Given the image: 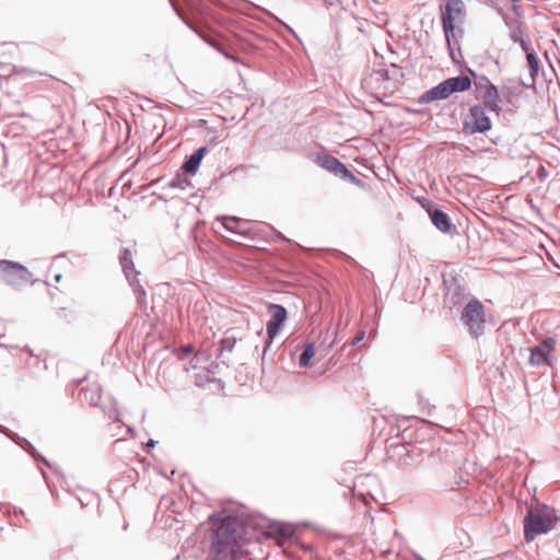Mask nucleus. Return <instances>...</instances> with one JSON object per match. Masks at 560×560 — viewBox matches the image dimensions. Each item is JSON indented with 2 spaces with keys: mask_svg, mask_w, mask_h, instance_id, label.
<instances>
[{
  "mask_svg": "<svg viewBox=\"0 0 560 560\" xmlns=\"http://www.w3.org/2000/svg\"><path fill=\"white\" fill-rule=\"evenodd\" d=\"M236 517L228 516L213 524L211 549L217 560H228L236 552Z\"/></svg>",
  "mask_w": 560,
  "mask_h": 560,
  "instance_id": "1",
  "label": "nucleus"
},
{
  "mask_svg": "<svg viewBox=\"0 0 560 560\" xmlns=\"http://www.w3.org/2000/svg\"><path fill=\"white\" fill-rule=\"evenodd\" d=\"M431 459L433 465L436 460L441 462L435 467V477L440 487L453 491L466 483V479L459 472V463L453 452L448 453L447 450L444 452L439 450L436 454L431 455Z\"/></svg>",
  "mask_w": 560,
  "mask_h": 560,
  "instance_id": "2",
  "label": "nucleus"
},
{
  "mask_svg": "<svg viewBox=\"0 0 560 560\" xmlns=\"http://www.w3.org/2000/svg\"><path fill=\"white\" fill-rule=\"evenodd\" d=\"M553 509L546 504H539L536 509H529L524 517V539L529 542L538 535L547 534L555 527L558 521Z\"/></svg>",
  "mask_w": 560,
  "mask_h": 560,
  "instance_id": "3",
  "label": "nucleus"
},
{
  "mask_svg": "<svg viewBox=\"0 0 560 560\" xmlns=\"http://www.w3.org/2000/svg\"><path fill=\"white\" fill-rule=\"evenodd\" d=\"M471 80L469 77L462 74L448 78L438 85L429 89L417 100L418 104H429L435 101H444L453 93H460L469 90Z\"/></svg>",
  "mask_w": 560,
  "mask_h": 560,
  "instance_id": "4",
  "label": "nucleus"
},
{
  "mask_svg": "<svg viewBox=\"0 0 560 560\" xmlns=\"http://www.w3.org/2000/svg\"><path fill=\"white\" fill-rule=\"evenodd\" d=\"M460 320L472 337L478 338L483 335L486 324L483 304L477 298L469 299L463 306Z\"/></svg>",
  "mask_w": 560,
  "mask_h": 560,
  "instance_id": "5",
  "label": "nucleus"
},
{
  "mask_svg": "<svg viewBox=\"0 0 560 560\" xmlns=\"http://www.w3.org/2000/svg\"><path fill=\"white\" fill-rule=\"evenodd\" d=\"M0 271L2 272V280L16 290L36 282L33 273L25 266L15 261L0 260Z\"/></svg>",
  "mask_w": 560,
  "mask_h": 560,
  "instance_id": "6",
  "label": "nucleus"
},
{
  "mask_svg": "<svg viewBox=\"0 0 560 560\" xmlns=\"http://www.w3.org/2000/svg\"><path fill=\"white\" fill-rule=\"evenodd\" d=\"M441 10L442 27L447 45L451 48V36L455 31V23L464 21L466 16V4L463 0H447Z\"/></svg>",
  "mask_w": 560,
  "mask_h": 560,
  "instance_id": "7",
  "label": "nucleus"
},
{
  "mask_svg": "<svg viewBox=\"0 0 560 560\" xmlns=\"http://www.w3.org/2000/svg\"><path fill=\"white\" fill-rule=\"evenodd\" d=\"M119 264L121 266L122 272H124L127 281L129 282L130 287L132 288V291L136 295V299H137L140 307L141 308L145 307L147 306V301H145L147 293L138 279V276L140 275V272L138 270H136V268H135L133 258H132V254H131L130 249H128V248L121 249V252L119 254Z\"/></svg>",
  "mask_w": 560,
  "mask_h": 560,
  "instance_id": "8",
  "label": "nucleus"
},
{
  "mask_svg": "<svg viewBox=\"0 0 560 560\" xmlns=\"http://www.w3.org/2000/svg\"><path fill=\"white\" fill-rule=\"evenodd\" d=\"M491 120L485 107L474 105L463 122V132L466 135L485 133L491 129Z\"/></svg>",
  "mask_w": 560,
  "mask_h": 560,
  "instance_id": "9",
  "label": "nucleus"
},
{
  "mask_svg": "<svg viewBox=\"0 0 560 560\" xmlns=\"http://www.w3.org/2000/svg\"><path fill=\"white\" fill-rule=\"evenodd\" d=\"M267 308L271 314V318L267 322L266 325L267 339L265 341L262 355L266 354L272 345L275 337L278 335L279 330L288 318V312L283 305L270 303L268 304Z\"/></svg>",
  "mask_w": 560,
  "mask_h": 560,
  "instance_id": "10",
  "label": "nucleus"
},
{
  "mask_svg": "<svg viewBox=\"0 0 560 560\" xmlns=\"http://www.w3.org/2000/svg\"><path fill=\"white\" fill-rule=\"evenodd\" d=\"M83 399L89 401L92 406L100 407L108 419L120 422L117 402L110 399L108 404L102 402V388L94 384L88 388H82Z\"/></svg>",
  "mask_w": 560,
  "mask_h": 560,
  "instance_id": "11",
  "label": "nucleus"
},
{
  "mask_svg": "<svg viewBox=\"0 0 560 560\" xmlns=\"http://www.w3.org/2000/svg\"><path fill=\"white\" fill-rule=\"evenodd\" d=\"M557 341L553 337L544 338L538 345L529 347V363L533 366L550 365Z\"/></svg>",
  "mask_w": 560,
  "mask_h": 560,
  "instance_id": "12",
  "label": "nucleus"
},
{
  "mask_svg": "<svg viewBox=\"0 0 560 560\" xmlns=\"http://www.w3.org/2000/svg\"><path fill=\"white\" fill-rule=\"evenodd\" d=\"M317 164L322 168L332 173L334 175L342 179H348L349 182L355 185H362V180L354 176L342 162H340L337 158L332 155L319 154L317 156Z\"/></svg>",
  "mask_w": 560,
  "mask_h": 560,
  "instance_id": "13",
  "label": "nucleus"
},
{
  "mask_svg": "<svg viewBox=\"0 0 560 560\" xmlns=\"http://www.w3.org/2000/svg\"><path fill=\"white\" fill-rule=\"evenodd\" d=\"M468 296L469 292L467 289L456 279H453V281L446 287L444 302L450 308L464 306Z\"/></svg>",
  "mask_w": 560,
  "mask_h": 560,
  "instance_id": "14",
  "label": "nucleus"
},
{
  "mask_svg": "<svg viewBox=\"0 0 560 560\" xmlns=\"http://www.w3.org/2000/svg\"><path fill=\"white\" fill-rule=\"evenodd\" d=\"M483 80L486 82L485 85V92L482 94V103L485 109H488L490 112H494L497 115L501 112V98L499 94V90L497 85H494L492 82H490L489 79L483 77Z\"/></svg>",
  "mask_w": 560,
  "mask_h": 560,
  "instance_id": "15",
  "label": "nucleus"
},
{
  "mask_svg": "<svg viewBox=\"0 0 560 560\" xmlns=\"http://www.w3.org/2000/svg\"><path fill=\"white\" fill-rule=\"evenodd\" d=\"M429 217L433 225L442 233H451L455 230V225L451 222L448 214L438 208L428 210Z\"/></svg>",
  "mask_w": 560,
  "mask_h": 560,
  "instance_id": "16",
  "label": "nucleus"
},
{
  "mask_svg": "<svg viewBox=\"0 0 560 560\" xmlns=\"http://www.w3.org/2000/svg\"><path fill=\"white\" fill-rule=\"evenodd\" d=\"M206 153L207 147H200L195 150L183 163L182 171L185 174H196Z\"/></svg>",
  "mask_w": 560,
  "mask_h": 560,
  "instance_id": "17",
  "label": "nucleus"
},
{
  "mask_svg": "<svg viewBox=\"0 0 560 560\" xmlns=\"http://www.w3.org/2000/svg\"><path fill=\"white\" fill-rule=\"evenodd\" d=\"M3 433H5L11 440L15 441L23 450H25L30 455L33 456V458L37 462H42L43 464H45L46 466H49V463L48 460L43 457L42 455H39L36 451V448L34 447V445L28 442L26 439H21L19 438L15 433L13 432H8L7 429H2L1 430Z\"/></svg>",
  "mask_w": 560,
  "mask_h": 560,
  "instance_id": "18",
  "label": "nucleus"
},
{
  "mask_svg": "<svg viewBox=\"0 0 560 560\" xmlns=\"http://www.w3.org/2000/svg\"><path fill=\"white\" fill-rule=\"evenodd\" d=\"M523 51L525 52V56H526L528 70H529V74L532 78V85H534L536 82V77L539 72V61L536 57L534 49L530 46L527 47V50H523Z\"/></svg>",
  "mask_w": 560,
  "mask_h": 560,
  "instance_id": "19",
  "label": "nucleus"
},
{
  "mask_svg": "<svg viewBox=\"0 0 560 560\" xmlns=\"http://www.w3.org/2000/svg\"><path fill=\"white\" fill-rule=\"evenodd\" d=\"M223 228L231 233H240L245 235L246 231L241 229L242 220L237 217H223Z\"/></svg>",
  "mask_w": 560,
  "mask_h": 560,
  "instance_id": "20",
  "label": "nucleus"
},
{
  "mask_svg": "<svg viewBox=\"0 0 560 560\" xmlns=\"http://www.w3.org/2000/svg\"><path fill=\"white\" fill-rule=\"evenodd\" d=\"M509 37L513 43L520 44L522 50H527V47L530 46V43L524 38V30L522 25L510 31Z\"/></svg>",
  "mask_w": 560,
  "mask_h": 560,
  "instance_id": "21",
  "label": "nucleus"
},
{
  "mask_svg": "<svg viewBox=\"0 0 560 560\" xmlns=\"http://www.w3.org/2000/svg\"><path fill=\"white\" fill-rule=\"evenodd\" d=\"M314 354H315L314 343H312V342L306 343L301 355H300V360H299L300 366H302V368L308 366L311 359L314 357Z\"/></svg>",
  "mask_w": 560,
  "mask_h": 560,
  "instance_id": "22",
  "label": "nucleus"
},
{
  "mask_svg": "<svg viewBox=\"0 0 560 560\" xmlns=\"http://www.w3.org/2000/svg\"><path fill=\"white\" fill-rule=\"evenodd\" d=\"M235 345H236V338L234 336L226 335L220 341V347L218 349V351H219L218 355L223 354V352H225V351L231 352L233 350V348L235 347Z\"/></svg>",
  "mask_w": 560,
  "mask_h": 560,
  "instance_id": "23",
  "label": "nucleus"
},
{
  "mask_svg": "<svg viewBox=\"0 0 560 560\" xmlns=\"http://www.w3.org/2000/svg\"><path fill=\"white\" fill-rule=\"evenodd\" d=\"M13 74L23 75L24 78H33L36 72L25 67L10 66L8 77Z\"/></svg>",
  "mask_w": 560,
  "mask_h": 560,
  "instance_id": "24",
  "label": "nucleus"
},
{
  "mask_svg": "<svg viewBox=\"0 0 560 560\" xmlns=\"http://www.w3.org/2000/svg\"><path fill=\"white\" fill-rule=\"evenodd\" d=\"M399 71L398 67L396 65H392L390 69H380L375 71L374 75L376 77V80H384L388 81L393 79V77Z\"/></svg>",
  "mask_w": 560,
  "mask_h": 560,
  "instance_id": "25",
  "label": "nucleus"
},
{
  "mask_svg": "<svg viewBox=\"0 0 560 560\" xmlns=\"http://www.w3.org/2000/svg\"><path fill=\"white\" fill-rule=\"evenodd\" d=\"M189 185H190V180L188 178H186L185 176H182V175H176L167 184V186L170 188H179V189H183V190L186 187H188Z\"/></svg>",
  "mask_w": 560,
  "mask_h": 560,
  "instance_id": "26",
  "label": "nucleus"
},
{
  "mask_svg": "<svg viewBox=\"0 0 560 560\" xmlns=\"http://www.w3.org/2000/svg\"><path fill=\"white\" fill-rule=\"evenodd\" d=\"M275 533L282 539H290L293 535V530L283 524L277 525L275 527Z\"/></svg>",
  "mask_w": 560,
  "mask_h": 560,
  "instance_id": "27",
  "label": "nucleus"
},
{
  "mask_svg": "<svg viewBox=\"0 0 560 560\" xmlns=\"http://www.w3.org/2000/svg\"><path fill=\"white\" fill-rule=\"evenodd\" d=\"M505 25L509 27L510 31H512L513 28H517L518 26H521V24L516 21L515 18H512L510 16L509 14H505L503 13L501 10H499Z\"/></svg>",
  "mask_w": 560,
  "mask_h": 560,
  "instance_id": "28",
  "label": "nucleus"
},
{
  "mask_svg": "<svg viewBox=\"0 0 560 560\" xmlns=\"http://www.w3.org/2000/svg\"><path fill=\"white\" fill-rule=\"evenodd\" d=\"M207 43L210 46H212L214 49H217L218 51L222 52L226 58H229V59L233 58L230 54L225 52L222 45L217 43L215 40H207Z\"/></svg>",
  "mask_w": 560,
  "mask_h": 560,
  "instance_id": "29",
  "label": "nucleus"
},
{
  "mask_svg": "<svg viewBox=\"0 0 560 560\" xmlns=\"http://www.w3.org/2000/svg\"><path fill=\"white\" fill-rule=\"evenodd\" d=\"M201 354H196L195 358L189 362V365H185L184 370L189 371V369H196L197 363H192V361L199 362Z\"/></svg>",
  "mask_w": 560,
  "mask_h": 560,
  "instance_id": "30",
  "label": "nucleus"
},
{
  "mask_svg": "<svg viewBox=\"0 0 560 560\" xmlns=\"http://www.w3.org/2000/svg\"><path fill=\"white\" fill-rule=\"evenodd\" d=\"M364 336H365V331L364 330H360L355 337L352 339L351 343L352 345H357L358 342H360L361 340L364 339Z\"/></svg>",
  "mask_w": 560,
  "mask_h": 560,
  "instance_id": "31",
  "label": "nucleus"
},
{
  "mask_svg": "<svg viewBox=\"0 0 560 560\" xmlns=\"http://www.w3.org/2000/svg\"><path fill=\"white\" fill-rule=\"evenodd\" d=\"M184 352H185L186 354H190V353L192 352V347H190V346L185 347V348H184Z\"/></svg>",
  "mask_w": 560,
  "mask_h": 560,
  "instance_id": "32",
  "label": "nucleus"
},
{
  "mask_svg": "<svg viewBox=\"0 0 560 560\" xmlns=\"http://www.w3.org/2000/svg\"><path fill=\"white\" fill-rule=\"evenodd\" d=\"M155 444H156V441H154V440H152V439H150V440L148 441V443H147V445H148L149 447H153V446H155Z\"/></svg>",
  "mask_w": 560,
  "mask_h": 560,
  "instance_id": "33",
  "label": "nucleus"
},
{
  "mask_svg": "<svg viewBox=\"0 0 560 560\" xmlns=\"http://www.w3.org/2000/svg\"><path fill=\"white\" fill-rule=\"evenodd\" d=\"M60 279H61V275H60V273H58V275H56V276H55V280H56L57 282H59V281H60Z\"/></svg>",
  "mask_w": 560,
  "mask_h": 560,
  "instance_id": "34",
  "label": "nucleus"
},
{
  "mask_svg": "<svg viewBox=\"0 0 560 560\" xmlns=\"http://www.w3.org/2000/svg\"><path fill=\"white\" fill-rule=\"evenodd\" d=\"M127 431L130 432V433H133V428L132 427H127Z\"/></svg>",
  "mask_w": 560,
  "mask_h": 560,
  "instance_id": "35",
  "label": "nucleus"
},
{
  "mask_svg": "<svg viewBox=\"0 0 560 560\" xmlns=\"http://www.w3.org/2000/svg\"><path fill=\"white\" fill-rule=\"evenodd\" d=\"M513 11L518 15L517 7L515 4L513 5Z\"/></svg>",
  "mask_w": 560,
  "mask_h": 560,
  "instance_id": "36",
  "label": "nucleus"
},
{
  "mask_svg": "<svg viewBox=\"0 0 560 560\" xmlns=\"http://www.w3.org/2000/svg\"><path fill=\"white\" fill-rule=\"evenodd\" d=\"M415 557H416L417 560H423V558L421 556H419V555H415Z\"/></svg>",
  "mask_w": 560,
  "mask_h": 560,
  "instance_id": "37",
  "label": "nucleus"
},
{
  "mask_svg": "<svg viewBox=\"0 0 560 560\" xmlns=\"http://www.w3.org/2000/svg\"><path fill=\"white\" fill-rule=\"evenodd\" d=\"M61 257H65V255H63V254H62V255H57V256L55 257V259H59V258H61Z\"/></svg>",
  "mask_w": 560,
  "mask_h": 560,
  "instance_id": "38",
  "label": "nucleus"
},
{
  "mask_svg": "<svg viewBox=\"0 0 560 560\" xmlns=\"http://www.w3.org/2000/svg\"><path fill=\"white\" fill-rule=\"evenodd\" d=\"M23 350H25V351H27V352L32 353L27 346H26V347H24V348H23Z\"/></svg>",
  "mask_w": 560,
  "mask_h": 560,
  "instance_id": "39",
  "label": "nucleus"
},
{
  "mask_svg": "<svg viewBox=\"0 0 560 560\" xmlns=\"http://www.w3.org/2000/svg\"><path fill=\"white\" fill-rule=\"evenodd\" d=\"M2 325V323L0 322V326Z\"/></svg>",
  "mask_w": 560,
  "mask_h": 560,
  "instance_id": "40",
  "label": "nucleus"
}]
</instances>
